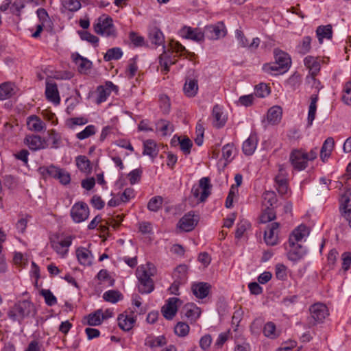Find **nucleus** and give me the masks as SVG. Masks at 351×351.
Masks as SVG:
<instances>
[{
    "label": "nucleus",
    "mask_w": 351,
    "mask_h": 351,
    "mask_svg": "<svg viewBox=\"0 0 351 351\" xmlns=\"http://www.w3.org/2000/svg\"><path fill=\"white\" fill-rule=\"evenodd\" d=\"M36 313L34 304L29 300H24L19 301L12 306L8 315L10 319L20 323L25 318L34 317Z\"/></svg>",
    "instance_id": "1"
},
{
    "label": "nucleus",
    "mask_w": 351,
    "mask_h": 351,
    "mask_svg": "<svg viewBox=\"0 0 351 351\" xmlns=\"http://www.w3.org/2000/svg\"><path fill=\"white\" fill-rule=\"evenodd\" d=\"M155 273L154 265L148 263L141 265L136 269V276L138 279V291L141 293H149L154 290V282L151 276Z\"/></svg>",
    "instance_id": "2"
},
{
    "label": "nucleus",
    "mask_w": 351,
    "mask_h": 351,
    "mask_svg": "<svg viewBox=\"0 0 351 351\" xmlns=\"http://www.w3.org/2000/svg\"><path fill=\"white\" fill-rule=\"evenodd\" d=\"M39 170L44 176H49L58 180L62 184L66 185L71 182L70 173L64 169L55 165H50L49 167H40Z\"/></svg>",
    "instance_id": "3"
},
{
    "label": "nucleus",
    "mask_w": 351,
    "mask_h": 351,
    "mask_svg": "<svg viewBox=\"0 0 351 351\" xmlns=\"http://www.w3.org/2000/svg\"><path fill=\"white\" fill-rule=\"evenodd\" d=\"M311 316L308 318V327L311 328L322 322L329 315L327 306L322 303H315L309 308Z\"/></svg>",
    "instance_id": "4"
},
{
    "label": "nucleus",
    "mask_w": 351,
    "mask_h": 351,
    "mask_svg": "<svg viewBox=\"0 0 351 351\" xmlns=\"http://www.w3.org/2000/svg\"><path fill=\"white\" fill-rule=\"evenodd\" d=\"M95 32L106 37H114L116 31L110 17L101 16L94 25Z\"/></svg>",
    "instance_id": "5"
},
{
    "label": "nucleus",
    "mask_w": 351,
    "mask_h": 351,
    "mask_svg": "<svg viewBox=\"0 0 351 351\" xmlns=\"http://www.w3.org/2000/svg\"><path fill=\"white\" fill-rule=\"evenodd\" d=\"M212 185L210 179L207 177L201 178L197 186H193L191 193L195 198L198 201L203 202L210 195Z\"/></svg>",
    "instance_id": "6"
},
{
    "label": "nucleus",
    "mask_w": 351,
    "mask_h": 351,
    "mask_svg": "<svg viewBox=\"0 0 351 351\" xmlns=\"http://www.w3.org/2000/svg\"><path fill=\"white\" fill-rule=\"evenodd\" d=\"M306 152L303 149H293L289 156V161L293 167L298 171L305 169L308 166Z\"/></svg>",
    "instance_id": "7"
},
{
    "label": "nucleus",
    "mask_w": 351,
    "mask_h": 351,
    "mask_svg": "<svg viewBox=\"0 0 351 351\" xmlns=\"http://www.w3.org/2000/svg\"><path fill=\"white\" fill-rule=\"evenodd\" d=\"M89 208L86 204L78 202L75 204L71 210V216L75 223H80L88 219Z\"/></svg>",
    "instance_id": "8"
},
{
    "label": "nucleus",
    "mask_w": 351,
    "mask_h": 351,
    "mask_svg": "<svg viewBox=\"0 0 351 351\" xmlns=\"http://www.w3.org/2000/svg\"><path fill=\"white\" fill-rule=\"evenodd\" d=\"M24 8V0H5L0 5V11L4 12L9 10L12 14L19 17Z\"/></svg>",
    "instance_id": "9"
},
{
    "label": "nucleus",
    "mask_w": 351,
    "mask_h": 351,
    "mask_svg": "<svg viewBox=\"0 0 351 351\" xmlns=\"http://www.w3.org/2000/svg\"><path fill=\"white\" fill-rule=\"evenodd\" d=\"M204 32V35L211 40L219 39L224 37L226 34V30L223 22L206 26Z\"/></svg>",
    "instance_id": "10"
},
{
    "label": "nucleus",
    "mask_w": 351,
    "mask_h": 351,
    "mask_svg": "<svg viewBox=\"0 0 351 351\" xmlns=\"http://www.w3.org/2000/svg\"><path fill=\"white\" fill-rule=\"evenodd\" d=\"M45 96L47 100L55 104H59L60 102L57 84L53 80H46Z\"/></svg>",
    "instance_id": "11"
},
{
    "label": "nucleus",
    "mask_w": 351,
    "mask_h": 351,
    "mask_svg": "<svg viewBox=\"0 0 351 351\" xmlns=\"http://www.w3.org/2000/svg\"><path fill=\"white\" fill-rule=\"evenodd\" d=\"M112 90H117V88L111 82H107L104 86H98L97 88V97L96 103L99 104L106 101Z\"/></svg>",
    "instance_id": "12"
},
{
    "label": "nucleus",
    "mask_w": 351,
    "mask_h": 351,
    "mask_svg": "<svg viewBox=\"0 0 351 351\" xmlns=\"http://www.w3.org/2000/svg\"><path fill=\"white\" fill-rule=\"evenodd\" d=\"M24 143L28 147L34 151L45 149L47 147L44 138L38 135H28L24 139Z\"/></svg>",
    "instance_id": "13"
},
{
    "label": "nucleus",
    "mask_w": 351,
    "mask_h": 351,
    "mask_svg": "<svg viewBox=\"0 0 351 351\" xmlns=\"http://www.w3.org/2000/svg\"><path fill=\"white\" fill-rule=\"evenodd\" d=\"M279 223L274 222L268 226L267 230L265 231L264 239L267 245H275L278 242V229Z\"/></svg>",
    "instance_id": "14"
},
{
    "label": "nucleus",
    "mask_w": 351,
    "mask_h": 351,
    "mask_svg": "<svg viewBox=\"0 0 351 351\" xmlns=\"http://www.w3.org/2000/svg\"><path fill=\"white\" fill-rule=\"evenodd\" d=\"M274 56L276 64L278 65V68H282L285 71H287L291 64L289 55L282 50L276 49L274 51Z\"/></svg>",
    "instance_id": "15"
},
{
    "label": "nucleus",
    "mask_w": 351,
    "mask_h": 351,
    "mask_svg": "<svg viewBox=\"0 0 351 351\" xmlns=\"http://www.w3.org/2000/svg\"><path fill=\"white\" fill-rule=\"evenodd\" d=\"M180 300L177 298H170L167 304L162 308L163 316L167 319H171L176 314L178 311L177 303Z\"/></svg>",
    "instance_id": "16"
},
{
    "label": "nucleus",
    "mask_w": 351,
    "mask_h": 351,
    "mask_svg": "<svg viewBox=\"0 0 351 351\" xmlns=\"http://www.w3.org/2000/svg\"><path fill=\"white\" fill-rule=\"evenodd\" d=\"M309 234V230L305 225H300L297 228L294 229L289 237V244L293 245L299 243L304 237Z\"/></svg>",
    "instance_id": "17"
},
{
    "label": "nucleus",
    "mask_w": 351,
    "mask_h": 351,
    "mask_svg": "<svg viewBox=\"0 0 351 351\" xmlns=\"http://www.w3.org/2000/svg\"><path fill=\"white\" fill-rule=\"evenodd\" d=\"M197 223V219L194 218V215L188 213L180 219L178 226L184 231L189 232L194 229Z\"/></svg>",
    "instance_id": "18"
},
{
    "label": "nucleus",
    "mask_w": 351,
    "mask_h": 351,
    "mask_svg": "<svg viewBox=\"0 0 351 351\" xmlns=\"http://www.w3.org/2000/svg\"><path fill=\"white\" fill-rule=\"evenodd\" d=\"M304 64L309 69L312 79L315 80V77L317 75L320 70L319 58L311 56H306L304 60Z\"/></svg>",
    "instance_id": "19"
},
{
    "label": "nucleus",
    "mask_w": 351,
    "mask_h": 351,
    "mask_svg": "<svg viewBox=\"0 0 351 351\" xmlns=\"http://www.w3.org/2000/svg\"><path fill=\"white\" fill-rule=\"evenodd\" d=\"M291 249L287 254L288 258L293 262L302 259L306 254V249L300 243L289 245Z\"/></svg>",
    "instance_id": "20"
},
{
    "label": "nucleus",
    "mask_w": 351,
    "mask_h": 351,
    "mask_svg": "<svg viewBox=\"0 0 351 351\" xmlns=\"http://www.w3.org/2000/svg\"><path fill=\"white\" fill-rule=\"evenodd\" d=\"M183 37L196 42H202L204 40V32L199 29H192L190 27H185L182 29Z\"/></svg>",
    "instance_id": "21"
},
{
    "label": "nucleus",
    "mask_w": 351,
    "mask_h": 351,
    "mask_svg": "<svg viewBox=\"0 0 351 351\" xmlns=\"http://www.w3.org/2000/svg\"><path fill=\"white\" fill-rule=\"evenodd\" d=\"M210 287L208 283L201 282L193 284L191 290L196 298L204 299L208 295Z\"/></svg>",
    "instance_id": "22"
},
{
    "label": "nucleus",
    "mask_w": 351,
    "mask_h": 351,
    "mask_svg": "<svg viewBox=\"0 0 351 351\" xmlns=\"http://www.w3.org/2000/svg\"><path fill=\"white\" fill-rule=\"evenodd\" d=\"M212 116L213 118V125L215 128H221L225 125L227 119L218 105L213 107Z\"/></svg>",
    "instance_id": "23"
},
{
    "label": "nucleus",
    "mask_w": 351,
    "mask_h": 351,
    "mask_svg": "<svg viewBox=\"0 0 351 351\" xmlns=\"http://www.w3.org/2000/svg\"><path fill=\"white\" fill-rule=\"evenodd\" d=\"M51 245L58 254L64 256L68 252V247L71 245V239L66 237L60 241H51Z\"/></svg>",
    "instance_id": "24"
},
{
    "label": "nucleus",
    "mask_w": 351,
    "mask_h": 351,
    "mask_svg": "<svg viewBox=\"0 0 351 351\" xmlns=\"http://www.w3.org/2000/svg\"><path fill=\"white\" fill-rule=\"evenodd\" d=\"M334 146L335 141L333 138L328 137L325 140L320 150V158L322 162L327 161L331 155Z\"/></svg>",
    "instance_id": "25"
},
{
    "label": "nucleus",
    "mask_w": 351,
    "mask_h": 351,
    "mask_svg": "<svg viewBox=\"0 0 351 351\" xmlns=\"http://www.w3.org/2000/svg\"><path fill=\"white\" fill-rule=\"evenodd\" d=\"M27 125L29 130L37 132L43 131L46 128L45 122L36 115L27 118Z\"/></svg>",
    "instance_id": "26"
},
{
    "label": "nucleus",
    "mask_w": 351,
    "mask_h": 351,
    "mask_svg": "<svg viewBox=\"0 0 351 351\" xmlns=\"http://www.w3.org/2000/svg\"><path fill=\"white\" fill-rule=\"evenodd\" d=\"M182 313L188 319L195 322L200 316L201 311L200 308L195 304H187L184 306Z\"/></svg>",
    "instance_id": "27"
},
{
    "label": "nucleus",
    "mask_w": 351,
    "mask_h": 351,
    "mask_svg": "<svg viewBox=\"0 0 351 351\" xmlns=\"http://www.w3.org/2000/svg\"><path fill=\"white\" fill-rule=\"evenodd\" d=\"M73 60L77 66V69L80 73H86L87 71L90 69L92 62L88 59L82 57L79 54L73 55Z\"/></svg>",
    "instance_id": "28"
},
{
    "label": "nucleus",
    "mask_w": 351,
    "mask_h": 351,
    "mask_svg": "<svg viewBox=\"0 0 351 351\" xmlns=\"http://www.w3.org/2000/svg\"><path fill=\"white\" fill-rule=\"evenodd\" d=\"M316 35L319 44H322L324 38L331 39L332 37V27L331 25H320L316 29Z\"/></svg>",
    "instance_id": "29"
},
{
    "label": "nucleus",
    "mask_w": 351,
    "mask_h": 351,
    "mask_svg": "<svg viewBox=\"0 0 351 351\" xmlns=\"http://www.w3.org/2000/svg\"><path fill=\"white\" fill-rule=\"evenodd\" d=\"M282 110L280 106H275L269 109L267 114V121L272 125L278 124L282 118Z\"/></svg>",
    "instance_id": "30"
},
{
    "label": "nucleus",
    "mask_w": 351,
    "mask_h": 351,
    "mask_svg": "<svg viewBox=\"0 0 351 351\" xmlns=\"http://www.w3.org/2000/svg\"><path fill=\"white\" fill-rule=\"evenodd\" d=\"M119 326L125 331H129L132 328L136 319L127 314H121L118 317Z\"/></svg>",
    "instance_id": "31"
},
{
    "label": "nucleus",
    "mask_w": 351,
    "mask_h": 351,
    "mask_svg": "<svg viewBox=\"0 0 351 351\" xmlns=\"http://www.w3.org/2000/svg\"><path fill=\"white\" fill-rule=\"evenodd\" d=\"M149 39L152 44L156 46L162 45L165 49V37L162 32L158 28L152 29L149 34Z\"/></svg>",
    "instance_id": "32"
},
{
    "label": "nucleus",
    "mask_w": 351,
    "mask_h": 351,
    "mask_svg": "<svg viewBox=\"0 0 351 351\" xmlns=\"http://www.w3.org/2000/svg\"><path fill=\"white\" fill-rule=\"evenodd\" d=\"M319 99L318 95L315 94L311 96V103L308 107V125L311 126L315 118V114L317 111V102Z\"/></svg>",
    "instance_id": "33"
},
{
    "label": "nucleus",
    "mask_w": 351,
    "mask_h": 351,
    "mask_svg": "<svg viewBox=\"0 0 351 351\" xmlns=\"http://www.w3.org/2000/svg\"><path fill=\"white\" fill-rule=\"evenodd\" d=\"M143 155H147L152 158H154L158 155L156 143L154 141L149 139L143 142Z\"/></svg>",
    "instance_id": "34"
},
{
    "label": "nucleus",
    "mask_w": 351,
    "mask_h": 351,
    "mask_svg": "<svg viewBox=\"0 0 351 351\" xmlns=\"http://www.w3.org/2000/svg\"><path fill=\"white\" fill-rule=\"evenodd\" d=\"M188 267L186 265H178L173 272V278L175 280L184 284L187 280Z\"/></svg>",
    "instance_id": "35"
},
{
    "label": "nucleus",
    "mask_w": 351,
    "mask_h": 351,
    "mask_svg": "<svg viewBox=\"0 0 351 351\" xmlns=\"http://www.w3.org/2000/svg\"><path fill=\"white\" fill-rule=\"evenodd\" d=\"M77 259L83 265H90L92 263L91 253L84 247L78 248L76 251Z\"/></svg>",
    "instance_id": "36"
},
{
    "label": "nucleus",
    "mask_w": 351,
    "mask_h": 351,
    "mask_svg": "<svg viewBox=\"0 0 351 351\" xmlns=\"http://www.w3.org/2000/svg\"><path fill=\"white\" fill-rule=\"evenodd\" d=\"M257 145L256 137L254 135H250V137L244 141L243 144V152L245 155H252Z\"/></svg>",
    "instance_id": "37"
},
{
    "label": "nucleus",
    "mask_w": 351,
    "mask_h": 351,
    "mask_svg": "<svg viewBox=\"0 0 351 351\" xmlns=\"http://www.w3.org/2000/svg\"><path fill=\"white\" fill-rule=\"evenodd\" d=\"M198 90L197 80L195 79H187L184 86V91L189 97H193Z\"/></svg>",
    "instance_id": "38"
},
{
    "label": "nucleus",
    "mask_w": 351,
    "mask_h": 351,
    "mask_svg": "<svg viewBox=\"0 0 351 351\" xmlns=\"http://www.w3.org/2000/svg\"><path fill=\"white\" fill-rule=\"evenodd\" d=\"M156 129L160 131L163 136H167L174 131V126L169 121L161 119L157 122Z\"/></svg>",
    "instance_id": "39"
},
{
    "label": "nucleus",
    "mask_w": 351,
    "mask_h": 351,
    "mask_svg": "<svg viewBox=\"0 0 351 351\" xmlns=\"http://www.w3.org/2000/svg\"><path fill=\"white\" fill-rule=\"evenodd\" d=\"M177 141L180 144V149L183 152L185 155H188L191 152V149L193 146L192 141L187 137L184 138L183 139H180V137H178ZM176 141L175 140V136L171 140V143L175 144Z\"/></svg>",
    "instance_id": "40"
},
{
    "label": "nucleus",
    "mask_w": 351,
    "mask_h": 351,
    "mask_svg": "<svg viewBox=\"0 0 351 351\" xmlns=\"http://www.w3.org/2000/svg\"><path fill=\"white\" fill-rule=\"evenodd\" d=\"M13 84L10 82H4L0 85V100H5L13 95Z\"/></svg>",
    "instance_id": "41"
},
{
    "label": "nucleus",
    "mask_w": 351,
    "mask_h": 351,
    "mask_svg": "<svg viewBox=\"0 0 351 351\" xmlns=\"http://www.w3.org/2000/svg\"><path fill=\"white\" fill-rule=\"evenodd\" d=\"M170 49L172 52L178 53L180 56L187 54L190 56H193V53L189 52L186 49L185 47L178 41L171 40L169 44Z\"/></svg>",
    "instance_id": "42"
},
{
    "label": "nucleus",
    "mask_w": 351,
    "mask_h": 351,
    "mask_svg": "<svg viewBox=\"0 0 351 351\" xmlns=\"http://www.w3.org/2000/svg\"><path fill=\"white\" fill-rule=\"evenodd\" d=\"M159 63L162 67V71L167 73L169 71V65L175 64L176 61H173L164 50L163 53L159 56Z\"/></svg>",
    "instance_id": "43"
},
{
    "label": "nucleus",
    "mask_w": 351,
    "mask_h": 351,
    "mask_svg": "<svg viewBox=\"0 0 351 351\" xmlns=\"http://www.w3.org/2000/svg\"><path fill=\"white\" fill-rule=\"evenodd\" d=\"M351 210V189H347L340 198L339 210Z\"/></svg>",
    "instance_id": "44"
},
{
    "label": "nucleus",
    "mask_w": 351,
    "mask_h": 351,
    "mask_svg": "<svg viewBox=\"0 0 351 351\" xmlns=\"http://www.w3.org/2000/svg\"><path fill=\"white\" fill-rule=\"evenodd\" d=\"M263 204L266 208H272L277 203V197L274 191H265L263 194Z\"/></svg>",
    "instance_id": "45"
},
{
    "label": "nucleus",
    "mask_w": 351,
    "mask_h": 351,
    "mask_svg": "<svg viewBox=\"0 0 351 351\" xmlns=\"http://www.w3.org/2000/svg\"><path fill=\"white\" fill-rule=\"evenodd\" d=\"M102 310L99 309L93 313H90L87 316V324L90 326H99L102 323L101 317Z\"/></svg>",
    "instance_id": "46"
},
{
    "label": "nucleus",
    "mask_w": 351,
    "mask_h": 351,
    "mask_svg": "<svg viewBox=\"0 0 351 351\" xmlns=\"http://www.w3.org/2000/svg\"><path fill=\"white\" fill-rule=\"evenodd\" d=\"M90 160L85 156H79L76 158V165L82 172H89L91 169Z\"/></svg>",
    "instance_id": "47"
},
{
    "label": "nucleus",
    "mask_w": 351,
    "mask_h": 351,
    "mask_svg": "<svg viewBox=\"0 0 351 351\" xmlns=\"http://www.w3.org/2000/svg\"><path fill=\"white\" fill-rule=\"evenodd\" d=\"M167 343L166 339L164 336H158L156 337H149L146 339L145 345L153 348L156 347H161Z\"/></svg>",
    "instance_id": "48"
},
{
    "label": "nucleus",
    "mask_w": 351,
    "mask_h": 351,
    "mask_svg": "<svg viewBox=\"0 0 351 351\" xmlns=\"http://www.w3.org/2000/svg\"><path fill=\"white\" fill-rule=\"evenodd\" d=\"M276 187L278 192L283 195L287 193L288 191V179L282 178L280 177H275Z\"/></svg>",
    "instance_id": "49"
},
{
    "label": "nucleus",
    "mask_w": 351,
    "mask_h": 351,
    "mask_svg": "<svg viewBox=\"0 0 351 351\" xmlns=\"http://www.w3.org/2000/svg\"><path fill=\"white\" fill-rule=\"evenodd\" d=\"M123 52L119 47H114L108 49L104 55V60L106 61H111L112 60H119L121 58Z\"/></svg>",
    "instance_id": "50"
},
{
    "label": "nucleus",
    "mask_w": 351,
    "mask_h": 351,
    "mask_svg": "<svg viewBox=\"0 0 351 351\" xmlns=\"http://www.w3.org/2000/svg\"><path fill=\"white\" fill-rule=\"evenodd\" d=\"M63 8L70 12H75L81 8L80 0H62Z\"/></svg>",
    "instance_id": "51"
},
{
    "label": "nucleus",
    "mask_w": 351,
    "mask_h": 351,
    "mask_svg": "<svg viewBox=\"0 0 351 351\" xmlns=\"http://www.w3.org/2000/svg\"><path fill=\"white\" fill-rule=\"evenodd\" d=\"M312 38L308 36H304L298 46V51L302 54L308 53L311 49V43Z\"/></svg>",
    "instance_id": "52"
},
{
    "label": "nucleus",
    "mask_w": 351,
    "mask_h": 351,
    "mask_svg": "<svg viewBox=\"0 0 351 351\" xmlns=\"http://www.w3.org/2000/svg\"><path fill=\"white\" fill-rule=\"evenodd\" d=\"M121 298V294L114 290H110L105 292L103 295V298L107 301L112 303H116L118 302Z\"/></svg>",
    "instance_id": "53"
},
{
    "label": "nucleus",
    "mask_w": 351,
    "mask_h": 351,
    "mask_svg": "<svg viewBox=\"0 0 351 351\" xmlns=\"http://www.w3.org/2000/svg\"><path fill=\"white\" fill-rule=\"evenodd\" d=\"M275 218L276 213L273 208H266L260 217V221L263 223H266L274 220Z\"/></svg>",
    "instance_id": "54"
},
{
    "label": "nucleus",
    "mask_w": 351,
    "mask_h": 351,
    "mask_svg": "<svg viewBox=\"0 0 351 351\" xmlns=\"http://www.w3.org/2000/svg\"><path fill=\"white\" fill-rule=\"evenodd\" d=\"M162 198L160 196L152 197L148 202L147 208L149 210L156 212L162 206Z\"/></svg>",
    "instance_id": "55"
},
{
    "label": "nucleus",
    "mask_w": 351,
    "mask_h": 351,
    "mask_svg": "<svg viewBox=\"0 0 351 351\" xmlns=\"http://www.w3.org/2000/svg\"><path fill=\"white\" fill-rule=\"evenodd\" d=\"M40 294L44 297L45 303L48 306H53L56 304L57 300L56 298L53 295L52 292L49 289H42L40 291Z\"/></svg>",
    "instance_id": "56"
},
{
    "label": "nucleus",
    "mask_w": 351,
    "mask_h": 351,
    "mask_svg": "<svg viewBox=\"0 0 351 351\" xmlns=\"http://www.w3.org/2000/svg\"><path fill=\"white\" fill-rule=\"evenodd\" d=\"M263 332L266 337L271 339H274L278 336L276 326L273 322H268L265 325Z\"/></svg>",
    "instance_id": "57"
},
{
    "label": "nucleus",
    "mask_w": 351,
    "mask_h": 351,
    "mask_svg": "<svg viewBox=\"0 0 351 351\" xmlns=\"http://www.w3.org/2000/svg\"><path fill=\"white\" fill-rule=\"evenodd\" d=\"M95 134V128L93 125H89L84 130L77 134L76 136L80 140H83Z\"/></svg>",
    "instance_id": "58"
},
{
    "label": "nucleus",
    "mask_w": 351,
    "mask_h": 351,
    "mask_svg": "<svg viewBox=\"0 0 351 351\" xmlns=\"http://www.w3.org/2000/svg\"><path fill=\"white\" fill-rule=\"evenodd\" d=\"M78 34L82 40H86L90 43L97 44L99 42V38L97 36L87 31H78Z\"/></svg>",
    "instance_id": "59"
},
{
    "label": "nucleus",
    "mask_w": 351,
    "mask_h": 351,
    "mask_svg": "<svg viewBox=\"0 0 351 351\" xmlns=\"http://www.w3.org/2000/svg\"><path fill=\"white\" fill-rule=\"evenodd\" d=\"M129 38L135 47H141L145 44L144 38L134 32L129 34Z\"/></svg>",
    "instance_id": "60"
},
{
    "label": "nucleus",
    "mask_w": 351,
    "mask_h": 351,
    "mask_svg": "<svg viewBox=\"0 0 351 351\" xmlns=\"http://www.w3.org/2000/svg\"><path fill=\"white\" fill-rule=\"evenodd\" d=\"M269 88L267 84L261 83L256 86L255 95L258 97H265L269 94Z\"/></svg>",
    "instance_id": "61"
},
{
    "label": "nucleus",
    "mask_w": 351,
    "mask_h": 351,
    "mask_svg": "<svg viewBox=\"0 0 351 351\" xmlns=\"http://www.w3.org/2000/svg\"><path fill=\"white\" fill-rule=\"evenodd\" d=\"M175 333L180 337L186 336L189 331V326L183 322H179L175 327Z\"/></svg>",
    "instance_id": "62"
},
{
    "label": "nucleus",
    "mask_w": 351,
    "mask_h": 351,
    "mask_svg": "<svg viewBox=\"0 0 351 351\" xmlns=\"http://www.w3.org/2000/svg\"><path fill=\"white\" fill-rule=\"evenodd\" d=\"M233 145L227 144L222 148V156L228 162H230L233 158Z\"/></svg>",
    "instance_id": "63"
},
{
    "label": "nucleus",
    "mask_w": 351,
    "mask_h": 351,
    "mask_svg": "<svg viewBox=\"0 0 351 351\" xmlns=\"http://www.w3.org/2000/svg\"><path fill=\"white\" fill-rule=\"evenodd\" d=\"M276 277L281 280H284L287 278V267L283 264H277L275 268Z\"/></svg>",
    "instance_id": "64"
}]
</instances>
